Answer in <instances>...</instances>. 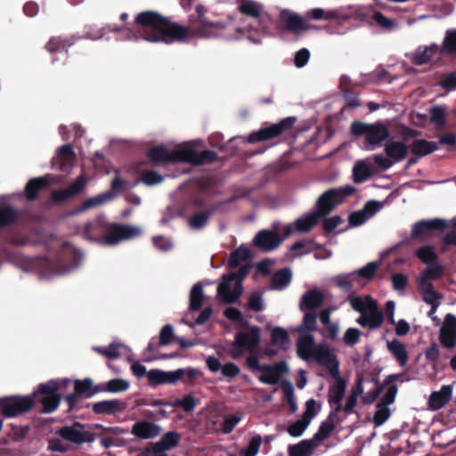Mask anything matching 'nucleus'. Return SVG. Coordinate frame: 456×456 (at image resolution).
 <instances>
[{
	"label": "nucleus",
	"instance_id": "1",
	"mask_svg": "<svg viewBox=\"0 0 456 456\" xmlns=\"http://www.w3.org/2000/svg\"><path fill=\"white\" fill-rule=\"evenodd\" d=\"M70 382L69 379H52L41 384L34 392V398L14 396L0 399V410L5 417H15L30 410L35 401H37L44 406L43 412H53L58 408L61 402V396L56 392L66 388Z\"/></svg>",
	"mask_w": 456,
	"mask_h": 456
},
{
	"label": "nucleus",
	"instance_id": "2",
	"mask_svg": "<svg viewBox=\"0 0 456 456\" xmlns=\"http://www.w3.org/2000/svg\"><path fill=\"white\" fill-rule=\"evenodd\" d=\"M136 31L138 36H128V39L142 37L151 43L172 44L184 40L190 34L186 28L170 23L153 12H144L137 15Z\"/></svg>",
	"mask_w": 456,
	"mask_h": 456
},
{
	"label": "nucleus",
	"instance_id": "3",
	"mask_svg": "<svg viewBox=\"0 0 456 456\" xmlns=\"http://www.w3.org/2000/svg\"><path fill=\"white\" fill-rule=\"evenodd\" d=\"M82 233L87 240H94L103 245L115 246L123 240L140 236L142 229L134 225L107 224L100 216L94 222L86 224Z\"/></svg>",
	"mask_w": 456,
	"mask_h": 456
},
{
	"label": "nucleus",
	"instance_id": "4",
	"mask_svg": "<svg viewBox=\"0 0 456 456\" xmlns=\"http://www.w3.org/2000/svg\"><path fill=\"white\" fill-rule=\"evenodd\" d=\"M196 143L197 142H187L175 147L157 146L149 151V157L153 162H190L197 165L213 161L216 158V154L211 151L199 154L195 150Z\"/></svg>",
	"mask_w": 456,
	"mask_h": 456
},
{
	"label": "nucleus",
	"instance_id": "5",
	"mask_svg": "<svg viewBox=\"0 0 456 456\" xmlns=\"http://www.w3.org/2000/svg\"><path fill=\"white\" fill-rule=\"evenodd\" d=\"M240 12L250 17L251 22L243 29L239 30L254 44H260L265 37L270 35V16L265 12L263 4L253 0H239Z\"/></svg>",
	"mask_w": 456,
	"mask_h": 456
},
{
	"label": "nucleus",
	"instance_id": "6",
	"mask_svg": "<svg viewBox=\"0 0 456 456\" xmlns=\"http://www.w3.org/2000/svg\"><path fill=\"white\" fill-rule=\"evenodd\" d=\"M335 380L329 387L328 403L332 409L334 414L344 411L346 414H351L357 404L359 396L364 392L362 379H358L356 384L350 389L348 395L346 397L345 403L342 401L345 397L346 389V382L338 375H331Z\"/></svg>",
	"mask_w": 456,
	"mask_h": 456
},
{
	"label": "nucleus",
	"instance_id": "7",
	"mask_svg": "<svg viewBox=\"0 0 456 456\" xmlns=\"http://www.w3.org/2000/svg\"><path fill=\"white\" fill-rule=\"evenodd\" d=\"M348 302L351 307L360 316L356 322L362 327H367L370 330L379 328L384 321L383 314L379 309L377 301L370 295L360 296L351 294L348 297Z\"/></svg>",
	"mask_w": 456,
	"mask_h": 456
},
{
	"label": "nucleus",
	"instance_id": "8",
	"mask_svg": "<svg viewBox=\"0 0 456 456\" xmlns=\"http://www.w3.org/2000/svg\"><path fill=\"white\" fill-rule=\"evenodd\" d=\"M351 131L354 135L364 137L362 148L365 151H375L389 136L388 129L380 123L354 122L351 126Z\"/></svg>",
	"mask_w": 456,
	"mask_h": 456
},
{
	"label": "nucleus",
	"instance_id": "9",
	"mask_svg": "<svg viewBox=\"0 0 456 456\" xmlns=\"http://www.w3.org/2000/svg\"><path fill=\"white\" fill-rule=\"evenodd\" d=\"M248 268L242 266L238 273H232L222 277L217 288V296L225 304L235 302L242 293L241 281L247 276Z\"/></svg>",
	"mask_w": 456,
	"mask_h": 456
},
{
	"label": "nucleus",
	"instance_id": "10",
	"mask_svg": "<svg viewBox=\"0 0 456 456\" xmlns=\"http://www.w3.org/2000/svg\"><path fill=\"white\" fill-rule=\"evenodd\" d=\"M354 191V186L346 185L325 191L319 197L316 202V210L322 216L329 214L337 206L342 204Z\"/></svg>",
	"mask_w": 456,
	"mask_h": 456
},
{
	"label": "nucleus",
	"instance_id": "11",
	"mask_svg": "<svg viewBox=\"0 0 456 456\" xmlns=\"http://www.w3.org/2000/svg\"><path fill=\"white\" fill-rule=\"evenodd\" d=\"M260 329L256 326L239 332L235 336L234 342L230 349L231 356L232 358H238L242 355L244 351H254L260 343Z\"/></svg>",
	"mask_w": 456,
	"mask_h": 456
},
{
	"label": "nucleus",
	"instance_id": "12",
	"mask_svg": "<svg viewBox=\"0 0 456 456\" xmlns=\"http://www.w3.org/2000/svg\"><path fill=\"white\" fill-rule=\"evenodd\" d=\"M296 119L292 117H288L279 123L259 129L258 131L252 132L247 138V142L255 143L265 140L274 138L284 131L289 130L294 125Z\"/></svg>",
	"mask_w": 456,
	"mask_h": 456
},
{
	"label": "nucleus",
	"instance_id": "13",
	"mask_svg": "<svg viewBox=\"0 0 456 456\" xmlns=\"http://www.w3.org/2000/svg\"><path fill=\"white\" fill-rule=\"evenodd\" d=\"M288 371L289 368L284 362H279L273 364H263L258 380L263 384L275 385Z\"/></svg>",
	"mask_w": 456,
	"mask_h": 456
},
{
	"label": "nucleus",
	"instance_id": "14",
	"mask_svg": "<svg viewBox=\"0 0 456 456\" xmlns=\"http://www.w3.org/2000/svg\"><path fill=\"white\" fill-rule=\"evenodd\" d=\"M312 361H315L318 363L324 365L331 375L338 374V362L333 351L330 350L326 345H318L317 350Z\"/></svg>",
	"mask_w": 456,
	"mask_h": 456
},
{
	"label": "nucleus",
	"instance_id": "15",
	"mask_svg": "<svg viewBox=\"0 0 456 456\" xmlns=\"http://www.w3.org/2000/svg\"><path fill=\"white\" fill-rule=\"evenodd\" d=\"M183 369H178L173 371H164L156 369L151 370L147 372L148 380L153 386L162 384H174L177 380L183 379Z\"/></svg>",
	"mask_w": 456,
	"mask_h": 456
},
{
	"label": "nucleus",
	"instance_id": "16",
	"mask_svg": "<svg viewBox=\"0 0 456 456\" xmlns=\"http://www.w3.org/2000/svg\"><path fill=\"white\" fill-rule=\"evenodd\" d=\"M57 434L67 443L69 442L77 444L86 442L88 438V433L86 428L79 423L65 426L58 430Z\"/></svg>",
	"mask_w": 456,
	"mask_h": 456
},
{
	"label": "nucleus",
	"instance_id": "17",
	"mask_svg": "<svg viewBox=\"0 0 456 456\" xmlns=\"http://www.w3.org/2000/svg\"><path fill=\"white\" fill-rule=\"evenodd\" d=\"M87 181L88 179L86 175H82L78 176L76 182L68 188L53 191L52 193V200L55 202L68 200L71 197L82 191L85 189Z\"/></svg>",
	"mask_w": 456,
	"mask_h": 456
},
{
	"label": "nucleus",
	"instance_id": "18",
	"mask_svg": "<svg viewBox=\"0 0 456 456\" xmlns=\"http://www.w3.org/2000/svg\"><path fill=\"white\" fill-rule=\"evenodd\" d=\"M439 338L445 347L451 348L456 345V317L454 315L448 314L445 316Z\"/></svg>",
	"mask_w": 456,
	"mask_h": 456
},
{
	"label": "nucleus",
	"instance_id": "19",
	"mask_svg": "<svg viewBox=\"0 0 456 456\" xmlns=\"http://www.w3.org/2000/svg\"><path fill=\"white\" fill-rule=\"evenodd\" d=\"M162 431L160 426L147 420L136 421L131 429V434L139 439L147 440L158 436Z\"/></svg>",
	"mask_w": 456,
	"mask_h": 456
},
{
	"label": "nucleus",
	"instance_id": "20",
	"mask_svg": "<svg viewBox=\"0 0 456 456\" xmlns=\"http://www.w3.org/2000/svg\"><path fill=\"white\" fill-rule=\"evenodd\" d=\"M321 217L322 216L317 210L300 216L292 225H288L284 228L285 236H289L292 232V226L299 232L310 231L318 223Z\"/></svg>",
	"mask_w": 456,
	"mask_h": 456
},
{
	"label": "nucleus",
	"instance_id": "21",
	"mask_svg": "<svg viewBox=\"0 0 456 456\" xmlns=\"http://www.w3.org/2000/svg\"><path fill=\"white\" fill-rule=\"evenodd\" d=\"M271 344L275 349L267 348L265 354L273 355L280 350H287L290 346L288 332L281 327H275L271 331Z\"/></svg>",
	"mask_w": 456,
	"mask_h": 456
},
{
	"label": "nucleus",
	"instance_id": "22",
	"mask_svg": "<svg viewBox=\"0 0 456 456\" xmlns=\"http://www.w3.org/2000/svg\"><path fill=\"white\" fill-rule=\"evenodd\" d=\"M281 240L277 232L263 230L254 238L253 243L265 251H270L279 246Z\"/></svg>",
	"mask_w": 456,
	"mask_h": 456
},
{
	"label": "nucleus",
	"instance_id": "23",
	"mask_svg": "<svg viewBox=\"0 0 456 456\" xmlns=\"http://www.w3.org/2000/svg\"><path fill=\"white\" fill-rule=\"evenodd\" d=\"M74 160V152L70 145H63L53 159V167L61 171H69Z\"/></svg>",
	"mask_w": 456,
	"mask_h": 456
},
{
	"label": "nucleus",
	"instance_id": "24",
	"mask_svg": "<svg viewBox=\"0 0 456 456\" xmlns=\"http://www.w3.org/2000/svg\"><path fill=\"white\" fill-rule=\"evenodd\" d=\"M317 347L318 345L310 334L301 335L297 343V354L305 361H312Z\"/></svg>",
	"mask_w": 456,
	"mask_h": 456
},
{
	"label": "nucleus",
	"instance_id": "25",
	"mask_svg": "<svg viewBox=\"0 0 456 456\" xmlns=\"http://www.w3.org/2000/svg\"><path fill=\"white\" fill-rule=\"evenodd\" d=\"M61 181L59 175H48L31 179L26 186V195L30 200L37 198V191L49 183H57Z\"/></svg>",
	"mask_w": 456,
	"mask_h": 456
},
{
	"label": "nucleus",
	"instance_id": "26",
	"mask_svg": "<svg viewBox=\"0 0 456 456\" xmlns=\"http://www.w3.org/2000/svg\"><path fill=\"white\" fill-rule=\"evenodd\" d=\"M453 387L452 385H444L440 390L433 392L428 399V406L433 411L443 408L452 396Z\"/></svg>",
	"mask_w": 456,
	"mask_h": 456
},
{
	"label": "nucleus",
	"instance_id": "27",
	"mask_svg": "<svg viewBox=\"0 0 456 456\" xmlns=\"http://www.w3.org/2000/svg\"><path fill=\"white\" fill-rule=\"evenodd\" d=\"M442 53L437 45L432 44L428 46H419L413 53L412 61L415 64H425L434 59H439Z\"/></svg>",
	"mask_w": 456,
	"mask_h": 456
},
{
	"label": "nucleus",
	"instance_id": "28",
	"mask_svg": "<svg viewBox=\"0 0 456 456\" xmlns=\"http://www.w3.org/2000/svg\"><path fill=\"white\" fill-rule=\"evenodd\" d=\"M197 12L199 13L200 20V28L196 31V36L201 37H215L220 35V31L224 29V25L222 23H209L205 19H203V8L200 6L197 7Z\"/></svg>",
	"mask_w": 456,
	"mask_h": 456
},
{
	"label": "nucleus",
	"instance_id": "29",
	"mask_svg": "<svg viewBox=\"0 0 456 456\" xmlns=\"http://www.w3.org/2000/svg\"><path fill=\"white\" fill-rule=\"evenodd\" d=\"M446 227V221L444 219L422 220L416 223L412 228V236L429 235L432 231L444 230Z\"/></svg>",
	"mask_w": 456,
	"mask_h": 456
},
{
	"label": "nucleus",
	"instance_id": "30",
	"mask_svg": "<svg viewBox=\"0 0 456 456\" xmlns=\"http://www.w3.org/2000/svg\"><path fill=\"white\" fill-rule=\"evenodd\" d=\"M375 171L372 159L367 158L358 160L353 167V179L354 183H361L369 179Z\"/></svg>",
	"mask_w": 456,
	"mask_h": 456
},
{
	"label": "nucleus",
	"instance_id": "31",
	"mask_svg": "<svg viewBox=\"0 0 456 456\" xmlns=\"http://www.w3.org/2000/svg\"><path fill=\"white\" fill-rule=\"evenodd\" d=\"M384 151L394 164L402 161L406 157L408 147L403 142L389 140L385 144Z\"/></svg>",
	"mask_w": 456,
	"mask_h": 456
},
{
	"label": "nucleus",
	"instance_id": "32",
	"mask_svg": "<svg viewBox=\"0 0 456 456\" xmlns=\"http://www.w3.org/2000/svg\"><path fill=\"white\" fill-rule=\"evenodd\" d=\"M126 404L120 400H106L93 404V411L97 414H115L125 410Z\"/></svg>",
	"mask_w": 456,
	"mask_h": 456
},
{
	"label": "nucleus",
	"instance_id": "33",
	"mask_svg": "<svg viewBox=\"0 0 456 456\" xmlns=\"http://www.w3.org/2000/svg\"><path fill=\"white\" fill-rule=\"evenodd\" d=\"M322 302L323 293L319 289H312L302 296L299 307L301 311H310L322 305Z\"/></svg>",
	"mask_w": 456,
	"mask_h": 456
},
{
	"label": "nucleus",
	"instance_id": "34",
	"mask_svg": "<svg viewBox=\"0 0 456 456\" xmlns=\"http://www.w3.org/2000/svg\"><path fill=\"white\" fill-rule=\"evenodd\" d=\"M306 17L312 20H347L349 17L343 14L340 10H324L322 8H314L307 12Z\"/></svg>",
	"mask_w": 456,
	"mask_h": 456
},
{
	"label": "nucleus",
	"instance_id": "35",
	"mask_svg": "<svg viewBox=\"0 0 456 456\" xmlns=\"http://www.w3.org/2000/svg\"><path fill=\"white\" fill-rule=\"evenodd\" d=\"M18 212L9 203V198L0 197V227L6 226L16 220Z\"/></svg>",
	"mask_w": 456,
	"mask_h": 456
},
{
	"label": "nucleus",
	"instance_id": "36",
	"mask_svg": "<svg viewBox=\"0 0 456 456\" xmlns=\"http://www.w3.org/2000/svg\"><path fill=\"white\" fill-rule=\"evenodd\" d=\"M115 198V194L112 191L104 192L94 197L89 198L84 201V203L73 211V214L84 212L87 209L94 208L102 206Z\"/></svg>",
	"mask_w": 456,
	"mask_h": 456
},
{
	"label": "nucleus",
	"instance_id": "37",
	"mask_svg": "<svg viewBox=\"0 0 456 456\" xmlns=\"http://www.w3.org/2000/svg\"><path fill=\"white\" fill-rule=\"evenodd\" d=\"M281 20L284 27L294 33L306 29L304 20L295 13L284 11L281 13Z\"/></svg>",
	"mask_w": 456,
	"mask_h": 456
},
{
	"label": "nucleus",
	"instance_id": "38",
	"mask_svg": "<svg viewBox=\"0 0 456 456\" xmlns=\"http://www.w3.org/2000/svg\"><path fill=\"white\" fill-rule=\"evenodd\" d=\"M418 288L421 293L423 300L433 306V308H438L441 304V295L438 294L431 283H418Z\"/></svg>",
	"mask_w": 456,
	"mask_h": 456
},
{
	"label": "nucleus",
	"instance_id": "39",
	"mask_svg": "<svg viewBox=\"0 0 456 456\" xmlns=\"http://www.w3.org/2000/svg\"><path fill=\"white\" fill-rule=\"evenodd\" d=\"M317 447L315 442L310 438L289 445L288 447V452L289 456H312Z\"/></svg>",
	"mask_w": 456,
	"mask_h": 456
},
{
	"label": "nucleus",
	"instance_id": "40",
	"mask_svg": "<svg viewBox=\"0 0 456 456\" xmlns=\"http://www.w3.org/2000/svg\"><path fill=\"white\" fill-rule=\"evenodd\" d=\"M334 415L335 414L333 412H330L329 419L321 423L318 431L311 438L314 442H315V444L318 447L322 444V443L329 436L330 432L334 429V428H335V420L333 419Z\"/></svg>",
	"mask_w": 456,
	"mask_h": 456
},
{
	"label": "nucleus",
	"instance_id": "41",
	"mask_svg": "<svg viewBox=\"0 0 456 456\" xmlns=\"http://www.w3.org/2000/svg\"><path fill=\"white\" fill-rule=\"evenodd\" d=\"M387 349L398 361L402 367L405 366L408 362V354L405 346L397 339L387 342Z\"/></svg>",
	"mask_w": 456,
	"mask_h": 456
},
{
	"label": "nucleus",
	"instance_id": "42",
	"mask_svg": "<svg viewBox=\"0 0 456 456\" xmlns=\"http://www.w3.org/2000/svg\"><path fill=\"white\" fill-rule=\"evenodd\" d=\"M291 279V271L289 268L281 269L273 276L271 288L275 290H281L290 283Z\"/></svg>",
	"mask_w": 456,
	"mask_h": 456
},
{
	"label": "nucleus",
	"instance_id": "43",
	"mask_svg": "<svg viewBox=\"0 0 456 456\" xmlns=\"http://www.w3.org/2000/svg\"><path fill=\"white\" fill-rule=\"evenodd\" d=\"M428 267L418 278V283H431L432 280L439 278L443 274V267L436 262L428 264Z\"/></svg>",
	"mask_w": 456,
	"mask_h": 456
},
{
	"label": "nucleus",
	"instance_id": "44",
	"mask_svg": "<svg viewBox=\"0 0 456 456\" xmlns=\"http://www.w3.org/2000/svg\"><path fill=\"white\" fill-rule=\"evenodd\" d=\"M250 256V251L248 247L241 245L236 250L231 253L228 260V266L230 268H236L240 265L241 263L246 261Z\"/></svg>",
	"mask_w": 456,
	"mask_h": 456
},
{
	"label": "nucleus",
	"instance_id": "45",
	"mask_svg": "<svg viewBox=\"0 0 456 456\" xmlns=\"http://www.w3.org/2000/svg\"><path fill=\"white\" fill-rule=\"evenodd\" d=\"M37 266L41 268L40 269V275L42 277H50V275L48 274V272L52 273H56V274H65L69 272H70L72 269H74L75 267L77 266V265H73L71 266H69L65 269H61V270H57V269H54L53 268V264L48 260H39L37 261Z\"/></svg>",
	"mask_w": 456,
	"mask_h": 456
},
{
	"label": "nucleus",
	"instance_id": "46",
	"mask_svg": "<svg viewBox=\"0 0 456 456\" xmlns=\"http://www.w3.org/2000/svg\"><path fill=\"white\" fill-rule=\"evenodd\" d=\"M436 149V144L434 142L427 140H415L411 144V152L418 156L428 155Z\"/></svg>",
	"mask_w": 456,
	"mask_h": 456
},
{
	"label": "nucleus",
	"instance_id": "47",
	"mask_svg": "<svg viewBox=\"0 0 456 456\" xmlns=\"http://www.w3.org/2000/svg\"><path fill=\"white\" fill-rule=\"evenodd\" d=\"M179 441L180 435L178 433L168 432L159 442H157L155 445L165 452L166 451L175 447L179 443Z\"/></svg>",
	"mask_w": 456,
	"mask_h": 456
},
{
	"label": "nucleus",
	"instance_id": "48",
	"mask_svg": "<svg viewBox=\"0 0 456 456\" xmlns=\"http://www.w3.org/2000/svg\"><path fill=\"white\" fill-rule=\"evenodd\" d=\"M129 382L123 379H114L106 382L102 388V391L110 393H121L125 392L129 388Z\"/></svg>",
	"mask_w": 456,
	"mask_h": 456
},
{
	"label": "nucleus",
	"instance_id": "49",
	"mask_svg": "<svg viewBox=\"0 0 456 456\" xmlns=\"http://www.w3.org/2000/svg\"><path fill=\"white\" fill-rule=\"evenodd\" d=\"M443 53H456V29L448 30L443 42V47L440 48Z\"/></svg>",
	"mask_w": 456,
	"mask_h": 456
},
{
	"label": "nucleus",
	"instance_id": "50",
	"mask_svg": "<svg viewBox=\"0 0 456 456\" xmlns=\"http://www.w3.org/2000/svg\"><path fill=\"white\" fill-rule=\"evenodd\" d=\"M211 214V211H201L194 214L188 221L189 226L193 230L202 229L207 224Z\"/></svg>",
	"mask_w": 456,
	"mask_h": 456
},
{
	"label": "nucleus",
	"instance_id": "51",
	"mask_svg": "<svg viewBox=\"0 0 456 456\" xmlns=\"http://www.w3.org/2000/svg\"><path fill=\"white\" fill-rule=\"evenodd\" d=\"M203 290L200 284H196L191 290L190 294V307L192 310H199L203 302Z\"/></svg>",
	"mask_w": 456,
	"mask_h": 456
},
{
	"label": "nucleus",
	"instance_id": "52",
	"mask_svg": "<svg viewBox=\"0 0 456 456\" xmlns=\"http://www.w3.org/2000/svg\"><path fill=\"white\" fill-rule=\"evenodd\" d=\"M390 417L389 407L386 403L379 402L377 404V410L373 416V422L377 427L383 425Z\"/></svg>",
	"mask_w": 456,
	"mask_h": 456
},
{
	"label": "nucleus",
	"instance_id": "53",
	"mask_svg": "<svg viewBox=\"0 0 456 456\" xmlns=\"http://www.w3.org/2000/svg\"><path fill=\"white\" fill-rule=\"evenodd\" d=\"M309 425V422L301 418L300 419L290 423L287 428V431L291 436L299 437L305 433Z\"/></svg>",
	"mask_w": 456,
	"mask_h": 456
},
{
	"label": "nucleus",
	"instance_id": "54",
	"mask_svg": "<svg viewBox=\"0 0 456 456\" xmlns=\"http://www.w3.org/2000/svg\"><path fill=\"white\" fill-rule=\"evenodd\" d=\"M115 173H116V176L110 183L111 189L114 191H117V192L123 191L128 188L134 187L135 184H137L139 183V180H137L135 183H131L127 182L126 180L121 178L120 173L118 170H116Z\"/></svg>",
	"mask_w": 456,
	"mask_h": 456
},
{
	"label": "nucleus",
	"instance_id": "55",
	"mask_svg": "<svg viewBox=\"0 0 456 456\" xmlns=\"http://www.w3.org/2000/svg\"><path fill=\"white\" fill-rule=\"evenodd\" d=\"M372 20L382 28L391 31L397 27L395 20L389 19L379 12H375Z\"/></svg>",
	"mask_w": 456,
	"mask_h": 456
},
{
	"label": "nucleus",
	"instance_id": "56",
	"mask_svg": "<svg viewBox=\"0 0 456 456\" xmlns=\"http://www.w3.org/2000/svg\"><path fill=\"white\" fill-rule=\"evenodd\" d=\"M355 280H356L355 273H346V274L338 275L335 278V281H336L337 285L345 290L351 289L354 286Z\"/></svg>",
	"mask_w": 456,
	"mask_h": 456
},
{
	"label": "nucleus",
	"instance_id": "57",
	"mask_svg": "<svg viewBox=\"0 0 456 456\" xmlns=\"http://www.w3.org/2000/svg\"><path fill=\"white\" fill-rule=\"evenodd\" d=\"M379 265L380 262H370L365 266L355 272L356 277L358 276L365 280H370L374 276Z\"/></svg>",
	"mask_w": 456,
	"mask_h": 456
},
{
	"label": "nucleus",
	"instance_id": "58",
	"mask_svg": "<svg viewBox=\"0 0 456 456\" xmlns=\"http://www.w3.org/2000/svg\"><path fill=\"white\" fill-rule=\"evenodd\" d=\"M320 406L317 404L314 399H310L305 403V410L302 415V418L307 422L311 423L312 419L320 411Z\"/></svg>",
	"mask_w": 456,
	"mask_h": 456
},
{
	"label": "nucleus",
	"instance_id": "59",
	"mask_svg": "<svg viewBox=\"0 0 456 456\" xmlns=\"http://www.w3.org/2000/svg\"><path fill=\"white\" fill-rule=\"evenodd\" d=\"M261 436H256L251 438L248 446L241 450L240 453L242 456H256L258 453L261 445Z\"/></svg>",
	"mask_w": 456,
	"mask_h": 456
},
{
	"label": "nucleus",
	"instance_id": "60",
	"mask_svg": "<svg viewBox=\"0 0 456 456\" xmlns=\"http://www.w3.org/2000/svg\"><path fill=\"white\" fill-rule=\"evenodd\" d=\"M446 109L443 106H436L430 110L431 121L437 126L445 122Z\"/></svg>",
	"mask_w": 456,
	"mask_h": 456
},
{
	"label": "nucleus",
	"instance_id": "61",
	"mask_svg": "<svg viewBox=\"0 0 456 456\" xmlns=\"http://www.w3.org/2000/svg\"><path fill=\"white\" fill-rule=\"evenodd\" d=\"M418 257L425 264H432L436 262V255L433 248L429 246L420 248L417 251Z\"/></svg>",
	"mask_w": 456,
	"mask_h": 456
},
{
	"label": "nucleus",
	"instance_id": "62",
	"mask_svg": "<svg viewBox=\"0 0 456 456\" xmlns=\"http://www.w3.org/2000/svg\"><path fill=\"white\" fill-rule=\"evenodd\" d=\"M248 306L250 310L259 312L263 309V295L259 291L252 292L248 300Z\"/></svg>",
	"mask_w": 456,
	"mask_h": 456
},
{
	"label": "nucleus",
	"instance_id": "63",
	"mask_svg": "<svg viewBox=\"0 0 456 456\" xmlns=\"http://www.w3.org/2000/svg\"><path fill=\"white\" fill-rule=\"evenodd\" d=\"M48 449L52 452H65L69 451V444L61 437L52 438L48 442Z\"/></svg>",
	"mask_w": 456,
	"mask_h": 456
},
{
	"label": "nucleus",
	"instance_id": "64",
	"mask_svg": "<svg viewBox=\"0 0 456 456\" xmlns=\"http://www.w3.org/2000/svg\"><path fill=\"white\" fill-rule=\"evenodd\" d=\"M360 335L361 331L358 329L349 328L344 334L343 341L347 346H354L359 341Z\"/></svg>",
	"mask_w": 456,
	"mask_h": 456
}]
</instances>
